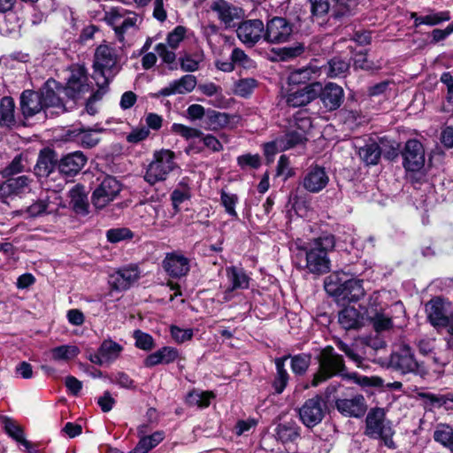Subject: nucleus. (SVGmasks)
Listing matches in <instances>:
<instances>
[{
	"label": "nucleus",
	"instance_id": "f257e3e1",
	"mask_svg": "<svg viewBox=\"0 0 453 453\" xmlns=\"http://www.w3.org/2000/svg\"><path fill=\"white\" fill-rule=\"evenodd\" d=\"M335 246L334 235L326 234L311 240L303 245H297L299 252L296 258L300 259L298 266L308 270L313 274H324L330 271L328 252Z\"/></svg>",
	"mask_w": 453,
	"mask_h": 453
},
{
	"label": "nucleus",
	"instance_id": "f03ea898",
	"mask_svg": "<svg viewBox=\"0 0 453 453\" xmlns=\"http://www.w3.org/2000/svg\"><path fill=\"white\" fill-rule=\"evenodd\" d=\"M104 19L112 27L116 38L123 46L133 43V35L139 30L142 21L135 12L124 8L111 9L106 12Z\"/></svg>",
	"mask_w": 453,
	"mask_h": 453
},
{
	"label": "nucleus",
	"instance_id": "7ed1b4c3",
	"mask_svg": "<svg viewBox=\"0 0 453 453\" xmlns=\"http://www.w3.org/2000/svg\"><path fill=\"white\" fill-rule=\"evenodd\" d=\"M120 57L117 50L106 43L100 44L94 55V80L100 88L108 85L119 72Z\"/></svg>",
	"mask_w": 453,
	"mask_h": 453
},
{
	"label": "nucleus",
	"instance_id": "20e7f679",
	"mask_svg": "<svg viewBox=\"0 0 453 453\" xmlns=\"http://www.w3.org/2000/svg\"><path fill=\"white\" fill-rule=\"evenodd\" d=\"M325 289L330 296L348 302H357L365 295L362 281L342 272H337L326 277Z\"/></svg>",
	"mask_w": 453,
	"mask_h": 453
},
{
	"label": "nucleus",
	"instance_id": "39448f33",
	"mask_svg": "<svg viewBox=\"0 0 453 453\" xmlns=\"http://www.w3.org/2000/svg\"><path fill=\"white\" fill-rule=\"evenodd\" d=\"M388 366L403 375L414 374L423 378L428 372L424 363L416 358L413 349L405 342L395 345L389 357Z\"/></svg>",
	"mask_w": 453,
	"mask_h": 453
},
{
	"label": "nucleus",
	"instance_id": "423d86ee",
	"mask_svg": "<svg viewBox=\"0 0 453 453\" xmlns=\"http://www.w3.org/2000/svg\"><path fill=\"white\" fill-rule=\"evenodd\" d=\"M365 434L372 438H380L389 449H395V444L393 441L395 434L391 422L386 419L384 409H372L365 419Z\"/></svg>",
	"mask_w": 453,
	"mask_h": 453
},
{
	"label": "nucleus",
	"instance_id": "0eeeda50",
	"mask_svg": "<svg viewBox=\"0 0 453 453\" xmlns=\"http://www.w3.org/2000/svg\"><path fill=\"white\" fill-rule=\"evenodd\" d=\"M318 360L319 367L311 380L312 387L319 386L320 383L340 373L345 368L342 357L337 354L331 346H327L321 350Z\"/></svg>",
	"mask_w": 453,
	"mask_h": 453
},
{
	"label": "nucleus",
	"instance_id": "6e6552de",
	"mask_svg": "<svg viewBox=\"0 0 453 453\" xmlns=\"http://www.w3.org/2000/svg\"><path fill=\"white\" fill-rule=\"evenodd\" d=\"M175 154L170 150L154 152L153 160L149 164L144 180L150 185L166 180L169 173L176 167Z\"/></svg>",
	"mask_w": 453,
	"mask_h": 453
},
{
	"label": "nucleus",
	"instance_id": "1a4fd4ad",
	"mask_svg": "<svg viewBox=\"0 0 453 453\" xmlns=\"http://www.w3.org/2000/svg\"><path fill=\"white\" fill-rule=\"evenodd\" d=\"M450 308L451 305L449 302L436 297L426 304V313L428 321L434 328L444 329L448 334L453 335L451 331L453 314L450 313Z\"/></svg>",
	"mask_w": 453,
	"mask_h": 453
},
{
	"label": "nucleus",
	"instance_id": "9d476101",
	"mask_svg": "<svg viewBox=\"0 0 453 453\" xmlns=\"http://www.w3.org/2000/svg\"><path fill=\"white\" fill-rule=\"evenodd\" d=\"M326 411V404L323 398L315 395L307 399L298 409L299 419L307 428H313L322 422Z\"/></svg>",
	"mask_w": 453,
	"mask_h": 453
},
{
	"label": "nucleus",
	"instance_id": "9b49d317",
	"mask_svg": "<svg viewBox=\"0 0 453 453\" xmlns=\"http://www.w3.org/2000/svg\"><path fill=\"white\" fill-rule=\"evenodd\" d=\"M293 35V24L282 17L269 19L265 26L264 40L271 44L287 42Z\"/></svg>",
	"mask_w": 453,
	"mask_h": 453
},
{
	"label": "nucleus",
	"instance_id": "f8f14e48",
	"mask_svg": "<svg viewBox=\"0 0 453 453\" xmlns=\"http://www.w3.org/2000/svg\"><path fill=\"white\" fill-rule=\"evenodd\" d=\"M121 191V184L113 177L104 178L94 190L91 202L97 209H103L112 202Z\"/></svg>",
	"mask_w": 453,
	"mask_h": 453
},
{
	"label": "nucleus",
	"instance_id": "ddd939ff",
	"mask_svg": "<svg viewBox=\"0 0 453 453\" xmlns=\"http://www.w3.org/2000/svg\"><path fill=\"white\" fill-rule=\"evenodd\" d=\"M162 266L170 277L180 279L189 273L190 259L181 251L175 250L165 254Z\"/></svg>",
	"mask_w": 453,
	"mask_h": 453
},
{
	"label": "nucleus",
	"instance_id": "4468645a",
	"mask_svg": "<svg viewBox=\"0 0 453 453\" xmlns=\"http://www.w3.org/2000/svg\"><path fill=\"white\" fill-rule=\"evenodd\" d=\"M403 167L410 172H418L425 165V150L422 143L411 139L406 142L402 152Z\"/></svg>",
	"mask_w": 453,
	"mask_h": 453
},
{
	"label": "nucleus",
	"instance_id": "2eb2a0df",
	"mask_svg": "<svg viewBox=\"0 0 453 453\" xmlns=\"http://www.w3.org/2000/svg\"><path fill=\"white\" fill-rule=\"evenodd\" d=\"M265 27L260 19H248L242 21L236 29L238 38L244 44L252 47L261 38L264 39Z\"/></svg>",
	"mask_w": 453,
	"mask_h": 453
},
{
	"label": "nucleus",
	"instance_id": "dca6fc26",
	"mask_svg": "<svg viewBox=\"0 0 453 453\" xmlns=\"http://www.w3.org/2000/svg\"><path fill=\"white\" fill-rule=\"evenodd\" d=\"M226 276L229 285L223 293L225 302L230 301L234 297V290L247 289L250 287V278L242 267H226Z\"/></svg>",
	"mask_w": 453,
	"mask_h": 453
},
{
	"label": "nucleus",
	"instance_id": "f3484780",
	"mask_svg": "<svg viewBox=\"0 0 453 453\" xmlns=\"http://www.w3.org/2000/svg\"><path fill=\"white\" fill-rule=\"evenodd\" d=\"M140 274L136 265L122 267L109 276L108 282L113 289L124 291L138 280Z\"/></svg>",
	"mask_w": 453,
	"mask_h": 453
},
{
	"label": "nucleus",
	"instance_id": "a211bd4d",
	"mask_svg": "<svg viewBox=\"0 0 453 453\" xmlns=\"http://www.w3.org/2000/svg\"><path fill=\"white\" fill-rule=\"evenodd\" d=\"M329 182V176L326 169L318 165H311L304 174L302 186L310 193H319L323 190Z\"/></svg>",
	"mask_w": 453,
	"mask_h": 453
},
{
	"label": "nucleus",
	"instance_id": "6ab92c4d",
	"mask_svg": "<svg viewBox=\"0 0 453 453\" xmlns=\"http://www.w3.org/2000/svg\"><path fill=\"white\" fill-rule=\"evenodd\" d=\"M319 89L320 84L319 82H312L302 88L290 90L286 96V103L288 106L292 107L306 105L318 96Z\"/></svg>",
	"mask_w": 453,
	"mask_h": 453
},
{
	"label": "nucleus",
	"instance_id": "aec40b11",
	"mask_svg": "<svg viewBox=\"0 0 453 453\" xmlns=\"http://www.w3.org/2000/svg\"><path fill=\"white\" fill-rule=\"evenodd\" d=\"M339 412L347 417L360 418L366 411V403L362 395H355L350 398H341L335 402Z\"/></svg>",
	"mask_w": 453,
	"mask_h": 453
},
{
	"label": "nucleus",
	"instance_id": "412c9836",
	"mask_svg": "<svg viewBox=\"0 0 453 453\" xmlns=\"http://www.w3.org/2000/svg\"><path fill=\"white\" fill-rule=\"evenodd\" d=\"M211 11L217 13L218 18L226 26H230L234 19H240L243 16L242 8L237 7L226 0H217L211 5Z\"/></svg>",
	"mask_w": 453,
	"mask_h": 453
},
{
	"label": "nucleus",
	"instance_id": "4be33fe9",
	"mask_svg": "<svg viewBox=\"0 0 453 453\" xmlns=\"http://www.w3.org/2000/svg\"><path fill=\"white\" fill-rule=\"evenodd\" d=\"M319 91L320 99L328 111H334L342 105L344 96L342 87L330 82Z\"/></svg>",
	"mask_w": 453,
	"mask_h": 453
},
{
	"label": "nucleus",
	"instance_id": "5701e85b",
	"mask_svg": "<svg viewBox=\"0 0 453 453\" xmlns=\"http://www.w3.org/2000/svg\"><path fill=\"white\" fill-rule=\"evenodd\" d=\"M87 162V157L81 151H75L63 157L58 163L60 173L65 176L77 174Z\"/></svg>",
	"mask_w": 453,
	"mask_h": 453
},
{
	"label": "nucleus",
	"instance_id": "b1692460",
	"mask_svg": "<svg viewBox=\"0 0 453 453\" xmlns=\"http://www.w3.org/2000/svg\"><path fill=\"white\" fill-rule=\"evenodd\" d=\"M196 86V78L191 74H186L179 80L169 83L165 88L160 89L157 96H169L176 94H187L191 92Z\"/></svg>",
	"mask_w": 453,
	"mask_h": 453
},
{
	"label": "nucleus",
	"instance_id": "393cba45",
	"mask_svg": "<svg viewBox=\"0 0 453 453\" xmlns=\"http://www.w3.org/2000/svg\"><path fill=\"white\" fill-rule=\"evenodd\" d=\"M68 196L70 198V205L77 214L87 215L89 212L88 192L83 185H74L69 190Z\"/></svg>",
	"mask_w": 453,
	"mask_h": 453
},
{
	"label": "nucleus",
	"instance_id": "a878e982",
	"mask_svg": "<svg viewBox=\"0 0 453 453\" xmlns=\"http://www.w3.org/2000/svg\"><path fill=\"white\" fill-rule=\"evenodd\" d=\"M122 351V347L111 341H104L98 352L91 358V361L100 365L111 363L117 359Z\"/></svg>",
	"mask_w": 453,
	"mask_h": 453
},
{
	"label": "nucleus",
	"instance_id": "bb28decb",
	"mask_svg": "<svg viewBox=\"0 0 453 453\" xmlns=\"http://www.w3.org/2000/svg\"><path fill=\"white\" fill-rule=\"evenodd\" d=\"M20 108L25 117H32L44 109L38 92L25 90L20 96Z\"/></svg>",
	"mask_w": 453,
	"mask_h": 453
},
{
	"label": "nucleus",
	"instance_id": "cd10ccee",
	"mask_svg": "<svg viewBox=\"0 0 453 453\" xmlns=\"http://www.w3.org/2000/svg\"><path fill=\"white\" fill-rule=\"evenodd\" d=\"M88 77L84 70L79 69L77 72L73 73L68 80L67 86L64 88L65 94L72 98H76L81 94L88 91V85L87 84Z\"/></svg>",
	"mask_w": 453,
	"mask_h": 453
},
{
	"label": "nucleus",
	"instance_id": "c85d7f7f",
	"mask_svg": "<svg viewBox=\"0 0 453 453\" xmlns=\"http://www.w3.org/2000/svg\"><path fill=\"white\" fill-rule=\"evenodd\" d=\"M320 74V67L315 64H309L308 65L292 71L288 78L289 85H301L306 84L312 79L317 78Z\"/></svg>",
	"mask_w": 453,
	"mask_h": 453
},
{
	"label": "nucleus",
	"instance_id": "c756f323",
	"mask_svg": "<svg viewBox=\"0 0 453 453\" xmlns=\"http://www.w3.org/2000/svg\"><path fill=\"white\" fill-rule=\"evenodd\" d=\"M364 316L354 307H346L339 312L338 321L346 330L358 329L364 326Z\"/></svg>",
	"mask_w": 453,
	"mask_h": 453
},
{
	"label": "nucleus",
	"instance_id": "7c9ffc66",
	"mask_svg": "<svg viewBox=\"0 0 453 453\" xmlns=\"http://www.w3.org/2000/svg\"><path fill=\"white\" fill-rule=\"evenodd\" d=\"M366 317L377 333L388 331L393 326L391 317L385 314L382 308L377 309L370 306L366 310Z\"/></svg>",
	"mask_w": 453,
	"mask_h": 453
},
{
	"label": "nucleus",
	"instance_id": "2f4dec72",
	"mask_svg": "<svg viewBox=\"0 0 453 453\" xmlns=\"http://www.w3.org/2000/svg\"><path fill=\"white\" fill-rule=\"evenodd\" d=\"M179 357L178 350L173 347H163L149 355L144 360L147 367H152L160 364H170Z\"/></svg>",
	"mask_w": 453,
	"mask_h": 453
},
{
	"label": "nucleus",
	"instance_id": "473e14b6",
	"mask_svg": "<svg viewBox=\"0 0 453 453\" xmlns=\"http://www.w3.org/2000/svg\"><path fill=\"white\" fill-rule=\"evenodd\" d=\"M60 89L62 88L58 87L54 80H49L45 82L44 86L38 91V94L42 96V102L44 108L62 105L58 96Z\"/></svg>",
	"mask_w": 453,
	"mask_h": 453
},
{
	"label": "nucleus",
	"instance_id": "72a5a7b5",
	"mask_svg": "<svg viewBox=\"0 0 453 453\" xmlns=\"http://www.w3.org/2000/svg\"><path fill=\"white\" fill-rule=\"evenodd\" d=\"M300 426L291 420L279 424L275 429V435L282 443L293 442L300 437Z\"/></svg>",
	"mask_w": 453,
	"mask_h": 453
},
{
	"label": "nucleus",
	"instance_id": "f704fd0d",
	"mask_svg": "<svg viewBox=\"0 0 453 453\" xmlns=\"http://www.w3.org/2000/svg\"><path fill=\"white\" fill-rule=\"evenodd\" d=\"M307 141V137L302 132L289 128L287 133L277 139L278 149L280 150H288L297 145H303Z\"/></svg>",
	"mask_w": 453,
	"mask_h": 453
},
{
	"label": "nucleus",
	"instance_id": "c9c22d12",
	"mask_svg": "<svg viewBox=\"0 0 453 453\" xmlns=\"http://www.w3.org/2000/svg\"><path fill=\"white\" fill-rule=\"evenodd\" d=\"M55 154L50 150H43L40 152L37 163L35 167L38 176H48L55 167Z\"/></svg>",
	"mask_w": 453,
	"mask_h": 453
},
{
	"label": "nucleus",
	"instance_id": "e433bc0d",
	"mask_svg": "<svg viewBox=\"0 0 453 453\" xmlns=\"http://www.w3.org/2000/svg\"><path fill=\"white\" fill-rule=\"evenodd\" d=\"M29 182L26 175L9 178L2 184L0 190L4 195H18L28 188Z\"/></svg>",
	"mask_w": 453,
	"mask_h": 453
},
{
	"label": "nucleus",
	"instance_id": "4c0bfd02",
	"mask_svg": "<svg viewBox=\"0 0 453 453\" xmlns=\"http://www.w3.org/2000/svg\"><path fill=\"white\" fill-rule=\"evenodd\" d=\"M331 17L336 20L354 14L356 4L353 0H332Z\"/></svg>",
	"mask_w": 453,
	"mask_h": 453
},
{
	"label": "nucleus",
	"instance_id": "58836bf2",
	"mask_svg": "<svg viewBox=\"0 0 453 453\" xmlns=\"http://www.w3.org/2000/svg\"><path fill=\"white\" fill-rule=\"evenodd\" d=\"M15 104L12 97L4 96L0 100V126L10 127L15 124Z\"/></svg>",
	"mask_w": 453,
	"mask_h": 453
},
{
	"label": "nucleus",
	"instance_id": "ea45409f",
	"mask_svg": "<svg viewBox=\"0 0 453 453\" xmlns=\"http://www.w3.org/2000/svg\"><path fill=\"white\" fill-rule=\"evenodd\" d=\"M311 13L313 21L322 24L331 15V4L329 0H309Z\"/></svg>",
	"mask_w": 453,
	"mask_h": 453
},
{
	"label": "nucleus",
	"instance_id": "a19ab883",
	"mask_svg": "<svg viewBox=\"0 0 453 453\" xmlns=\"http://www.w3.org/2000/svg\"><path fill=\"white\" fill-rule=\"evenodd\" d=\"M3 424L4 431L10 437L21 443L27 449H30L31 443L25 439L24 431L16 421L9 418H4Z\"/></svg>",
	"mask_w": 453,
	"mask_h": 453
},
{
	"label": "nucleus",
	"instance_id": "79ce46f5",
	"mask_svg": "<svg viewBox=\"0 0 453 453\" xmlns=\"http://www.w3.org/2000/svg\"><path fill=\"white\" fill-rule=\"evenodd\" d=\"M289 358V356H284L275 359V366L277 370V375L273 381V388L275 392L280 394L285 389L288 381V373L285 369V362Z\"/></svg>",
	"mask_w": 453,
	"mask_h": 453
},
{
	"label": "nucleus",
	"instance_id": "37998d69",
	"mask_svg": "<svg viewBox=\"0 0 453 453\" xmlns=\"http://www.w3.org/2000/svg\"><path fill=\"white\" fill-rule=\"evenodd\" d=\"M361 160L367 165H377L381 155V150L378 143L371 142L361 147L358 150Z\"/></svg>",
	"mask_w": 453,
	"mask_h": 453
},
{
	"label": "nucleus",
	"instance_id": "c03bdc74",
	"mask_svg": "<svg viewBox=\"0 0 453 453\" xmlns=\"http://www.w3.org/2000/svg\"><path fill=\"white\" fill-rule=\"evenodd\" d=\"M164 439L162 432H155L151 435L142 436L135 448L130 453H148L150 449L159 444Z\"/></svg>",
	"mask_w": 453,
	"mask_h": 453
},
{
	"label": "nucleus",
	"instance_id": "a18cd8bd",
	"mask_svg": "<svg viewBox=\"0 0 453 453\" xmlns=\"http://www.w3.org/2000/svg\"><path fill=\"white\" fill-rule=\"evenodd\" d=\"M47 214L56 213L60 208H65V203L58 190H49L45 196H42Z\"/></svg>",
	"mask_w": 453,
	"mask_h": 453
},
{
	"label": "nucleus",
	"instance_id": "49530a36",
	"mask_svg": "<svg viewBox=\"0 0 453 453\" xmlns=\"http://www.w3.org/2000/svg\"><path fill=\"white\" fill-rule=\"evenodd\" d=\"M231 116L226 112L208 111L206 113V124L211 130H218L226 127Z\"/></svg>",
	"mask_w": 453,
	"mask_h": 453
},
{
	"label": "nucleus",
	"instance_id": "de8ad7c7",
	"mask_svg": "<svg viewBox=\"0 0 453 453\" xmlns=\"http://www.w3.org/2000/svg\"><path fill=\"white\" fill-rule=\"evenodd\" d=\"M190 197L191 191L188 183V180L183 179L180 181L177 188L171 194V199L175 211H179L180 204L184 201L188 200Z\"/></svg>",
	"mask_w": 453,
	"mask_h": 453
},
{
	"label": "nucleus",
	"instance_id": "09e8293b",
	"mask_svg": "<svg viewBox=\"0 0 453 453\" xmlns=\"http://www.w3.org/2000/svg\"><path fill=\"white\" fill-rule=\"evenodd\" d=\"M434 440L445 448L453 445V428L447 424H438L434 432Z\"/></svg>",
	"mask_w": 453,
	"mask_h": 453
},
{
	"label": "nucleus",
	"instance_id": "8fccbe9b",
	"mask_svg": "<svg viewBox=\"0 0 453 453\" xmlns=\"http://www.w3.org/2000/svg\"><path fill=\"white\" fill-rule=\"evenodd\" d=\"M214 397L212 392L194 390L187 396V403L190 406L206 408L210 405L211 400Z\"/></svg>",
	"mask_w": 453,
	"mask_h": 453
},
{
	"label": "nucleus",
	"instance_id": "3c124183",
	"mask_svg": "<svg viewBox=\"0 0 453 453\" xmlns=\"http://www.w3.org/2000/svg\"><path fill=\"white\" fill-rule=\"evenodd\" d=\"M257 84V81L254 78L240 79L234 85V93L241 97H249Z\"/></svg>",
	"mask_w": 453,
	"mask_h": 453
},
{
	"label": "nucleus",
	"instance_id": "603ef678",
	"mask_svg": "<svg viewBox=\"0 0 453 453\" xmlns=\"http://www.w3.org/2000/svg\"><path fill=\"white\" fill-rule=\"evenodd\" d=\"M349 68V63L340 57L333 58L328 61L326 73L328 76L334 78L344 75Z\"/></svg>",
	"mask_w": 453,
	"mask_h": 453
},
{
	"label": "nucleus",
	"instance_id": "864d4df0",
	"mask_svg": "<svg viewBox=\"0 0 453 453\" xmlns=\"http://www.w3.org/2000/svg\"><path fill=\"white\" fill-rule=\"evenodd\" d=\"M291 369L296 374L302 375L306 372L311 364V355L298 354L291 357Z\"/></svg>",
	"mask_w": 453,
	"mask_h": 453
},
{
	"label": "nucleus",
	"instance_id": "5fc2aeb1",
	"mask_svg": "<svg viewBox=\"0 0 453 453\" xmlns=\"http://www.w3.org/2000/svg\"><path fill=\"white\" fill-rule=\"evenodd\" d=\"M79 354V349L73 345H61L51 350L52 358L56 361L70 360Z\"/></svg>",
	"mask_w": 453,
	"mask_h": 453
},
{
	"label": "nucleus",
	"instance_id": "6e6d98bb",
	"mask_svg": "<svg viewBox=\"0 0 453 453\" xmlns=\"http://www.w3.org/2000/svg\"><path fill=\"white\" fill-rule=\"evenodd\" d=\"M100 129H79L78 136L83 147L92 148L95 147L100 141L98 136Z\"/></svg>",
	"mask_w": 453,
	"mask_h": 453
},
{
	"label": "nucleus",
	"instance_id": "4d7b16f0",
	"mask_svg": "<svg viewBox=\"0 0 453 453\" xmlns=\"http://www.w3.org/2000/svg\"><path fill=\"white\" fill-rule=\"evenodd\" d=\"M238 200V196L235 194L227 193L224 190L220 193L221 204L224 206L226 212L234 218H238V214L235 211V205Z\"/></svg>",
	"mask_w": 453,
	"mask_h": 453
},
{
	"label": "nucleus",
	"instance_id": "13d9d810",
	"mask_svg": "<svg viewBox=\"0 0 453 453\" xmlns=\"http://www.w3.org/2000/svg\"><path fill=\"white\" fill-rule=\"evenodd\" d=\"M230 59L234 65H237L243 68L249 69L254 66L252 59L241 49L234 48L231 53Z\"/></svg>",
	"mask_w": 453,
	"mask_h": 453
},
{
	"label": "nucleus",
	"instance_id": "bf43d9fd",
	"mask_svg": "<svg viewBox=\"0 0 453 453\" xmlns=\"http://www.w3.org/2000/svg\"><path fill=\"white\" fill-rule=\"evenodd\" d=\"M203 60V54L196 56L186 55L180 58V68L184 72H195L199 69V65Z\"/></svg>",
	"mask_w": 453,
	"mask_h": 453
},
{
	"label": "nucleus",
	"instance_id": "052dcab7",
	"mask_svg": "<svg viewBox=\"0 0 453 453\" xmlns=\"http://www.w3.org/2000/svg\"><path fill=\"white\" fill-rule=\"evenodd\" d=\"M187 29L182 26L176 27L166 38L167 46L172 50H175L179 47L180 43L185 38Z\"/></svg>",
	"mask_w": 453,
	"mask_h": 453
},
{
	"label": "nucleus",
	"instance_id": "680f3d73",
	"mask_svg": "<svg viewBox=\"0 0 453 453\" xmlns=\"http://www.w3.org/2000/svg\"><path fill=\"white\" fill-rule=\"evenodd\" d=\"M171 130L185 139L201 137L203 135L200 130L178 123L173 124Z\"/></svg>",
	"mask_w": 453,
	"mask_h": 453
},
{
	"label": "nucleus",
	"instance_id": "e2e57ef3",
	"mask_svg": "<svg viewBox=\"0 0 453 453\" xmlns=\"http://www.w3.org/2000/svg\"><path fill=\"white\" fill-rule=\"evenodd\" d=\"M134 337L135 339L136 347L141 349L150 350L154 346V340L149 334L136 330L134 332Z\"/></svg>",
	"mask_w": 453,
	"mask_h": 453
},
{
	"label": "nucleus",
	"instance_id": "0e129e2a",
	"mask_svg": "<svg viewBox=\"0 0 453 453\" xmlns=\"http://www.w3.org/2000/svg\"><path fill=\"white\" fill-rule=\"evenodd\" d=\"M132 232L128 228H113L106 233V237L110 242L116 243L127 239L132 238Z\"/></svg>",
	"mask_w": 453,
	"mask_h": 453
},
{
	"label": "nucleus",
	"instance_id": "69168bd1",
	"mask_svg": "<svg viewBox=\"0 0 453 453\" xmlns=\"http://www.w3.org/2000/svg\"><path fill=\"white\" fill-rule=\"evenodd\" d=\"M170 332L173 339L177 343L185 342L193 337V330L190 328L183 329L177 326H171Z\"/></svg>",
	"mask_w": 453,
	"mask_h": 453
},
{
	"label": "nucleus",
	"instance_id": "338daca9",
	"mask_svg": "<svg viewBox=\"0 0 453 453\" xmlns=\"http://www.w3.org/2000/svg\"><path fill=\"white\" fill-rule=\"evenodd\" d=\"M111 381L127 389H134L135 384L129 375L123 372H118L112 375Z\"/></svg>",
	"mask_w": 453,
	"mask_h": 453
},
{
	"label": "nucleus",
	"instance_id": "774afa93",
	"mask_svg": "<svg viewBox=\"0 0 453 453\" xmlns=\"http://www.w3.org/2000/svg\"><path fill=\"white\" fill-rule=\"evenodd\" d=\"M158 56L166 64H173L176 60L174 50H169L168 46L165 43H158L155 48Z\"/></svg>",
	"mask_w": 453,
	"mask_h": 453
}]
</instances>
